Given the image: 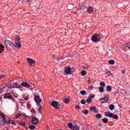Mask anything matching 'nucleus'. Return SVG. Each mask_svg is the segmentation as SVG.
<instances>
[{
    "label": "nucleus",
    "instance_id": "0eeeda50",
    "mask_svg": "<svg viewBox=\"0 0 130 130\" xmlns=\"http://www.w3.org/2000/svg\"><path fill=\"white\" fill-rule=\"evenodd\" d=\"M64 72L66 75H71V73H72V68H71V66H67L65 68Z\"/></svg>",
    "mask_w": 130,
    "mask_h": 130
},
{
    "label": "nucleus",
    "instance_id": "f03ea898",
    "mask_svg": "<svg viewBox=\"0 0 130 130\" xmlns=\"http://www.w3.org/2000/svg\"><path fill=\"white\" fill-rule=\"evenodd\" d=\"M7 86L9 89H13V88H19L20 85L17 82H10L7 83Z\"/></svg>",
    "mask_w": 130,
    "mask_h": 130
},
{
    "label": "nucleus",
    "instance_id": "bb28decb",
    "mask_svg": "<svg viewBox=\"0 0 130 130\" xmlns=\"http://www.w3.org/2000/svg\"><path fill=\"white\" fill-rule=\"evenodd\" d=\"M80 94H81V95H82L83 96H84V95H86V94H87V92H86V91L85 90H81V91H80Z\"/></svg>",
    "mask_w": 130,
    "mask_h": 130
},
{
    "label": "nucleus",
    "instance_id": "4c0bfd02",
    "mask_svg": "<svg viewBox=\"0 0 130 130\" xmlns=\"http://www.w3.org/2000/svg\"><path fill=\"white\" fill-rule=\"evenodd\" d=\"M82 112L84 114H86V115H87L88 114V113H89V111L88 110H85L84 111H82Z\"/></svg>",
    "mask_w": 130,
    "mask_h": 130
},
{
    "label": "nucleus",
    "instance_id": "473e14b6",
    "mask_svg": "<svg viewBox=\"0 0 130 130\" xmlns=\"http://www.w3.org/2000/svg\"><path fill=\"white\" fill-rule=\"evenodd\" d=\"M96 118H101L102 117V115L101 114H97L95 115Z\"/></svg>",
    "mask_w": 130,
    "mask_h": 130
},
{
    "label": "nucleus",
    "instance_id": "ea45409f",
    "mask_svg": "<svg viewBox=\"0 0 130 130\" xmlns=\"http://www.w3.org/2000/svg\"><path fill=\"white\" fill-rule=\"evenodd\" d=\"M93 88H94V86L90 85L88 87V90H89V91H91V90H93Z\"/></svg>",
    "mask_w": 130,
    "mask_h": 130
},
{
    "label": "nucleus",
    "instance_id": "774afa93",
    "mask_svg": "<svg viewBox=\"0 0 130 130\" xmlns=\"http://www.w3.org/2000/svg\"><path fill=\"white\" fill-rule=\"evenodd\" d=\"M58 130H60V129H58Z\"/></svg>",
    "mask_w": 130,
    "mask_h": 130
},
{
    "label": "nucleus",
    "instance_id": "6e6552de",
    "mask_svg": "<svg viewBox=\"0 0 130 130\" xmlns=\"http://www.w3.org/2000/svg\"><path fill=\"white\" fill-rule=\"evenodd\" d=\"M109 117H110V118H114V119H118V116L117 114H113L112 113L109 114Z\"/></svg>",
    "mask_w": 130,
    "mask_h": 130
},
{
    "label": "nucleus",
    "instance_id": "dca6fc26",
    "mask_svg": "<svg viewBox=\"0 0 130 130\" xmlns=\"http://www.w3.org/2000/svg\"><path fill=\"white\" fill-rule=\"evenodd\" d=\"M106 73L107 74H108V77H113V75H112V73H111V72H110V71H109L108 70H106Z\"/></svg>",
    "mask_w": 130,
    "mask_h": 130
},
{
    "label": "nucleus",
    "instance_id": "13d9d810",
    "mask_svg": "<svg viewBox=\"0 0 130 130\" xmlns=\"http://www.w3.org/2000/svg\"><path fill=\"white\" fill-rule=\"evenodd\" d=\"M2 78H4V76L3 75H0V80H1V79H2Z\"/></svg>",
    "mask_w": 130,
    "mask_h": 130
},
{
    "label": "nucleus",
    "instance_id": "1a4fd4ad",
    "mask_svg": "<svg viewBox=\"0 0 130 130\" xmlns=\"http://www.w3.org/2000/svg\"><path fill=\"white\" fill-rule=\"evenodd\" d=\"M31 122L33 123V124H38V123H39V120H38V118L36 117H33L31 119Z\"/></svg>",
    "mask_w": 130,
    "mask_h": 130
},
{
    "label": "nucleus",
    "instance_id": "f704fd0d",
    "mask_svg": "<svg viewBox=\"0 0 130 130\" xmlns=\"http://www.w3.org/2000/svg\"><path fill=\"white\" fill-rule=\"evenodd\" d=\"M87 74V72H86V71L83 70L81 72V76H85Z\"/></svg>",
    "mask_w": 130,
    "mask_h": 130
},
{
    "label": "nucleus",
    "instance_id": "423d86ee",
    "mask_svg": "<svg viewBox=\"0 0 130 130\" xmlns=\"http://www.w3.org/2000/svg\"><path fill=\"white\" fill-rule=\"evenodd\" d=\"M100 101H102V103H107L109 101V95H107L104 96L103 98L100 99ZM102 100H104L102 101Z\"/></svg>",
    "mask_w": 130,
    "mask_h": 130
},
{
    "label": "nucleus",
    "instance_id": "2eb2a0df",
    "mask_svg": "<svg viewBox=\"0 0 130 130\" xmlns=\"http://www.w3.org/2000/svg\"><path fill=\"white\" fill-rule=\"evenodd\" d=\"M7 123V121H6V119H0V124H2V125H6V124Z\"/></svg>",
    "mask_w": 130,
    "mask_h": 130
},
{
    "label": "nucleus",
    "instance_id": "338daca9",
    "mask_svg": "<svg viewBox=\"0 0 130 130\" xmlns=\"http://www.w3.org/2000/svg\"><path fill=\"white\" fill-rule=\"evenodd\" d=\"M88 68H90V66H88Z\"/></svg>",
    "mask_w": 130,
    "mask_h": 130
},
{
    "label": "nucleus",
    "instance_id": "ddd939ff",
    "mask_svg": "<svg viewBox=\"0 0 130 130\" xmlns=\"http://www.w3.org/2000/svg\"><path fill=\"white\" fill-rule=\"evenodd\" d=\"M90 111H92L93 112H95V113H97L98 112V109L96 108V107L92 106H91L90 108Z\"/></svg>",
    "mask_w": 130,
    "mask_h": 130
},
{
    "label": "nucleus",
    "instance_id": "603ef678",
    "mask_svg": "<svg viewBox=\"0 0 130 130\" xmlns=\"http://www.w3.org/2000/svg\"><path fill=\"white\" fill-rule=\"evenodd\" d=\"M28 100H29V98L28 97L24 98V100H25V101H28Z\"/></svg>",
    "mask_w": 130,
    "mask_h": 130
},
{
    "label": "nucleus",
    "instance_id": "393cba45",
    "mask_svg": "<svg viewBox=\"0 0 130 130\" xmlns=\"http://www.w3.org/2000/svg\"><path fill=\"white\" fill-rule=\"evenodd\" d=\"M103 122L104 123H107L108 122V119L107 118H104L103 119Z\"/></svg>",
    "mask_w": 130,
    "mask_h": 130
},
{
    "label": "nucleus",
    "instance_id": "c85d7f7f",
    "mask_svg": "<svg viewBox=\"0 0 130 130\" xmlns=\"http://www.w3.org/2000/svg\"><path fill=\"white\" fill-rule=\"evenodd\" d=\"M95 98V94H89L88 95V98L89 99H92V98Z\"/></svg>",
    "mask_w": 130,
    "mask_h": 130
},
{
    "label": "nucleus",
    "instance_id": "c03bdc74",
    "mask_svg": "<svg viewBox=\"0 0 130 130\" xmlns=\"http://www.w3.org/2000/svg\"><path fill=\"white\" fill-rule=\"evenodd\" d=\"M76 109H78V110H80V109H81V107H80V106H79V105H76Z\"/></svg>",
    "mask_w": 130,
    "mask_h": 130
},
{
    "label": "nucleus",
    "instance_id": "58836bf2",
    "mask_svg": "<svg viewBox=\"0 0 130 130\" xmlns=\"http://www.w3.org/2000/svg\"><path fill=\"white\" fill-rule=\"evenodd\" d=\"M35 127H36V126L34 125H31L29 126L30 129H35Z\"/></svg>",
    "mask_w": 130,
    "mask_h": 130
},
{
    "label": "nucleus",
    "instance_id": "4be33fe9",
    "mask_svg": "<svg viewBox=\"0 0 130 130\" xmlns=\"http://www.w3.org/2000/svg\"><path fill=\"white\" fill-rule=\"evenodd\" d=\"M21 41V39L20 38V37L17 36L15 38V42H20Z\"/></svg>",
    "mask_w": 130,
    "mask_h": 130
},
{
    "label": "nucleus",
    "instance_id": "9b49d317",
    "mask_svg": "<svg viewBox=\"0 0 130 130\" xmlns=\"http://www.w3.org/2000/svg\"><path fill=\"white\" fill-rule=\"evenodd\" d=\"M21 85L22 87H24L25 88H27V89L30 88V84L26 82H22L21 83Z\"/></svg>",
    "mask_w": 130,
    "mask_h": 130
},
{
    "label": "nucleus",
    "instance_id": "052dcab7",
    "mask_svg": "<svg viewBox=\"0 0 130 130\" xmlns=\"http://www.w3.org/2000/svg\"><path fill=\"white\" fill-rule=\"evenodd\" d=\"M70 6H71V5H67L68 8H70Z\"/></svg>",
    "mask_w": 130,
    "mask_h": 130
},
{
    "label": "nucleus",
    "instance_id": "a18cd8bd",
    "mask_svg": "<svg viewBox=\"0 0 130 130\" xmlns=\"http://www.w3.org/2000/svg\"><path fill=\"white\" fill-rule=\"evenodd\" d=\"M16 115V117L17 118H19V117H20L21 116V115L19 113H17Z\"/></svg>",
    "mask_w": 130,
    "mask_h": 130
},
{
    "label": "nucleus",
    "instance_id": "412c9836",
    "mask_svg": "<svg viewBox=\"0 0 130 130\" xmlns=\"http://www.w3.org/2000/svg\"><path fill=\"white\" fill-rule=\"evenodd\" d=\"M68 126L71 129L74 128V125H73V123L72 122H70L69 123H68Z\"/></svg>",
    "mask_w": 130,
    "mask_h": 130
},
{
    "label": "nucleus",
    "instance_id": "37998d69",
    "mask_svg": "<svg viewBox=\"0 0 130 130\" xmlns=\"http://www.w3.org/2000/svg\"><path fill=\"white\" fill-rule=\"evenodd\" d=\"M27 108L28 109H30V108H31V105H30V104L27 103Z\"/></svg>",
    "mask_w": 130,
    "mask_h": 130
},
{
    "label": "nucleus",
    "instance_id": "a878e982",
    "mask_svg": "<svg viewBox=\"0 0 130 130\" xmlns=\"http://www.w3.org/2000/svg\"><path fill=\"white\" fill-rule=\"evenodd\" d=\"M87 12H88V13H89V14H91V13H92V12H93V8L90 7V8H88Z\"/></svg>",
    "mask_w": 130,
    "mask_h": 130
},
{
    "label": "nucleus",
    "instance_id": "f8f14e48",
    "mask_svg": "<svg viewBox=\"0 0 130 130\" xmlns=\"http://www.w3.org/2000/svg\"><path fill=\"white\" fill-rule=\"evenodd\" d=\"M34 100L37 103H40L41 101H42V99H41V98H40V96L38 95H36L35 96Z\"/></svg>",
    "mask_w": 130,
    "mask_h": 130
},
{
    "label": "nucleus",
    "instance_id": "c756f323",
    "mask_svg": "<svg viewBox=\"0 0 130 130\" xmlns=\"http://www.w3.org/2000/svg\"><path fill=\"white\" fill-rule=\"evenodd\" d=\"M86 102L88 104H91V102H92V99L88 98L87 99H86Z\"/></svg>",
    "mask_w": 130,
    "mask_h": 130
},
{
    "label": "nucleus",
    "instance_id": "a211bd4d",
    "mask_svg": "<svg viewBox=\"0 0 130 130\" xmlns=\"http://www.w3.org/2000/svg\"><path fill=\"white\" fill-rule=\"evenodd\" d=\"M112 90V87H111V86H107V92H111Z\"/></svg>",
    "mask_w": 130,
    "mask_h": 130
},
{
    "label": "nucleus",
    "instance_id": "e433bc0d",
    "mask_svg": "<svg viewBox=\"0 0 130 130\" xmlns=\"http://www.w3.org/2000/svg\"><path fill=\"white\" fill-rule=\"evenodd\" d=\"M18 124L19 125H22V126H25L26 123H25V122H20V123H18Z\"/></svg>",
    "mask_w": 130,
    "mask_h": 130
},
{
    "label": "nucleus",
    "instance_id": "09e8293b",
    "mask_svg": "<svg viewBox=\"0 0 130 130\" xmlns=\"http://www.w3.org/2000/svg\"><path fill=\"white\" fill-rule=\"evenodd\" d=\"M127 46L130 49V42L127 43Z\"/></svg>",
    "mask_w": 130,
    "mask_h": 130
},
{
    "label": "nucleus",
    "instance_id": "5fc2aeb1",
    "mask_svg": "<svg viewBox=\"0 0 130 130\" xmlns=\"http://www.w3.org/2000/svg\"><path fill=\"white\" fill-rule=\"evenodd\" d=\"M122 74H125V70H123L122 71Z\"/></svg>",
    "mask_w": 130,
    "mask_h": 130
},
{
    "label": "nucleus",
    "instance_id": "6ab92c4d",
    "mask_svg": "<svg viewBox=\"0 0 130 130\" xmlns=\"http://www.w3.org/2000/svg\"><path fill=\"white\" fill-rule=\"evenodd\" d=\"M5 88H6L5 86L0 87V94H3V92L5 91Z\"/></svg>",
    "mask_w": 130,
    "mask_h": 130
},
{
    "label": "nucleus",
    "instance_id": "79ce46f5",
    "mask_svg": "<svg viewBox=\"0 0 130 130\" xmlns=\"http://www.w3.org/2000/svg\"><path fill=\"white\" fill-rule=\"evenodd\" d=\"M110 113L109 112H106L105 113V115H106V116H109Z\"/></svg>",
    "mask_w": 130,
    "mask_h": 130
},
{
    "label": "nucleus",
    "instance_id": "39448f33",
    "mask_svg": "<svg viewBox=\"0 0 130 130\" xmlns=\"http://www.w3.org/2000/svg\"><path fill=\"white\" fill-rule=\"evenodd\" d=\"M28 61L30 68H33L36 63V61L30 58H28Z\"/></svg>",
    "mask_w": 130,
    "mask_h": 130
},
{
    "label": "nucleus",
    "instance_id": "4d7b16f0",
    "mask_svg": "<svg viewBox=\"0 0 130 130\" xmlns=\"http://www.w3.org/2000/svg\"><path fill=\"white\" fill-rule=\"evenodd\" d=\"M46 128H47V129L49 130V129H50V128H49V126L47 125V126H46Z\"/></svg>",
    "mask_w": 130,
    "mask_h": 130
},
{
    "label": "nucleus",
    "instance_id": "680f3d73",
    "mask_svg": "<svg viewBox=\"0 0 130 130\" xmlns=\"http://www.w3.org/2000/svg\"><path fill=\"white\" fill-rule=\"evenodd\" d=\"M116 26H117V24L115 25V27H116Z\"/></svg>",
    "mask_w": 130,
    "mask_h": 130
},
{
    "label": "nucleus",
    "instance_id": "c9c22d12",
    "mask_svg": "<svg viewBox=\"0 0 130 130\" xmlns=\"http://www.w3.org/2000/svg\"><path fill=\"white\" fill-rule=\"evenodd\" d=\"M81 104H83V105L86 104V100L85 99H82L81 101Z\"/></svg>",
    "mask_w": 130,
    "mask_h": 130
},
{
    "label": "nucleus",
    "instance_id": "5701e85b",
    "mask_svg": "<svg viewBox=\"0 0 130 130\" xmlns=\"http://www.w3.org/2000/svg\"><path fill=\"white\" fill-rule=\"evenodd\" d=\"M115 108V107L113 105V104H111L109 106V109L110 110H113Z\"/></svg>",
    "mask_w": 130,
    "mask_h": 130
},
{
    "label": "nucleus",
    "instance_id": "aec40b11",
    "mask_svg": "<svg viewBox=\"0 0 130 130\" xmlns=\"http://www.w3.org/2000/svg\"><path fill=\"white\" fill-rule=\"evenodd\" d=\"M0 116H2V117H3L4 119H6V115H5V114L1 111H0Z\"/></svg>",
    "mask_w": 130,
    "mask_h": 130
},
{
    "label": "nucleus",
    "instance_id": "f257e3e1",
    "mask_svg": "<svg viewBox=\"0 0 130 130\" xmlns=\"http://www.w3.org/2000/svg\"><path fill=\"white\" fill-rule=\"evenodd\" d=\"M4 45L8 50L12 51L15 49V44L8 40H5L4 42Z\"/></svg>",
    "mask_w": 130,
    "mask_h": 130
},
{
    "label": "nucleus",
    "instance_id": "864d4df0",
    "mask_svg": "<svg viewBox=\"0 0 130 130\" xmlns=\"http://www.w3.org/2000/svg\"><path fill=\"white\" fill-rule=\"evenodd\" d=\"M98 126H100V127H101V126H102V124H101V123H98Z\"/></svg>",
    "mask_w": 130,
    "mask_h": 130
},
{
    "label": "nucleus",
    "instance_id": "a19ab883",
    "mask_svg": "<svg viewBox=\"0 0 130 130\" xmlns=\"http://www.w3.org/2000/svg\"><path fill=\"white\" fill-rule=\"evenodd\" d=\"M42 108H43V107H42V106H41L39 107V113H41V111H42Z\"/></svg>",
    "mask_w": 130,
    "mask_h": 130
},
{
    "label": "nucleus",
    "instance_id": "bf43d9fd",
    "mask_svg": "<svg viewBox=\"0 0 130 130\" xmlns=\"http://www.w3.org/2000/svg\"><path fill=\"white\" fill-rule=\"evenodd\" d=\"M11 99H12V100H13V101H14V102L15 101V100H15V99H14V98H13V97H12V98Z\"/></svg>",
    "mask_w": 130,
    "mask_h": 130
},
{
    "label": "nucleus",
    "instance_id": "2f4dec72",
    "mask_svg": "<svg viewBox=\"0 0 130 130\" xmlns=\"http://www.w3.org/2000/svg\"><path fill=\"white\" fill-rule=\"evenodd\" d=\"M100 85L101 86H103V87H105V86H106V85L105 84V82H104V81L101 82L100 83Z\"/></svg>",
    "mask_w": 130,
    "mask_h": 130
},
{
    "label": "nucleus",
    "instance_id": "3c124183",
    "mask_svg": "<svg viewBox=\"0 0 130 130\" xmlns=\"http://www.w3.org/2000/svg\"><path fill=\"white\" fill-rule=\"evenodd\" d=\"M4 48H1V49H0V53H2V52H3V51H4Z\"/></svg>",
    "mask_w": 130,
    "mask_h": 130
},
{
    "label": "nucleus",
    "instance_id": "8fccbe9b",
    "mask_svg": "<svg viewBox=\"0 0 130 130\" xmlns=\"http://www.w3.org/2000/svg\"><path fill=\"white\" fill-rule=\"evenodd\" d=\"M7 123H11V119H9L7 121H6Z\"/></svg>",
    "mask_w": 130,
    "mask_h": 130
},
{
    "label": "nucleus",
    "instance_id": "72a5a7b5",
    "mask_svg": "<svg viewBox=\"0 0 130 130\" xmlns=\"http://www.w3.org/2000/svg\"><path fill=\"white\" fill-rule=\"evenodd\" d=\"M73 130H80V127L78 125H76L73 127Z\"/></svg>",
    "mask_w": 130,
    "mask_h": 130
},
{
    "label": "nucleus",
    "instance_id": "de8ad7c7",
    "mask_svg": "<svg viewBox=\"0 0 130 130\" xmlns=\"http://www.w3.org/2000/svg\"><path fill=\"white\" fill-rule=\"evenodd\" d=\"M0 47H1V48H5V46L1 43H0Z\"/></svg>",
    "mask_w": 130,
    "mask_h": 130
},
{
    "label": "nucleus",
    "instance_id": "e2e57ef3",
    "mask_svg": "<svg viewBox=\"0 0 130 130\" xmlns=\"http://www.w3.org/2000/svg\"><path fill=\"white\" fill-rule=\"evenodd\" d=\"M27 2H30V0H27Z\"/></svg>",
    "mask_w": 130,
    "mask_h": 130
},
{
    "label": "nucleus",
    "instance_id": "cd10ccee",
    "mask_svg": "<svg viewBox=\"0 0 130 130\" xmlns=\"http://www.w3.org/2000/svg\"><path fill=\"white\" fill-rule=\"evenodd\" d=\"M99 91L101 93H103L104 92V87H100Z\"/></svg>",
    "mask_w": 130,
    "mask_h": 130
},
{
    "label": "nucleus",
    "instance_id": "f3484780",
    "mask_svg": "<svg viewBox=\"0 0 130 130\" xmlns=\"http://www.w3.org/2000/svg\"><path fill=\"white\" fill-rule=\"evenodd\" d=\"M15 46L17 47V48H20L22 45H21V43H20V42H15Z\"/></svg>",
    "mask_w": 130,
    "mask_h": 130
},
{
    "label": "nucleus",
    "instance_id": "49530a36",
    "mask_svg": "<svg viewBox=\"0 0 130 130\" xmlns=\"http://www.w3.org/2000/svg\"><path fill=\"white\" fill-rule=\"evenodd\" d=\"M11 124H13V125H16V122H15L14 121H11L10 123Z\"/></svg>",
    "mask_w": 130,
    "mask_h": 130
},
{
    "label": "nucleus",
    "instance_id": "69168bd1",
    "mask_svg": "<svg viewBox=\"0 0 130 130\" xmlns=\"http://www.w3.org/2000/svg\"><path fill=\"white\" fill-rule=\"evenodd\" d=\"M102 101H105V100H102Z\"/></svg>",
    "mask_w": 130,
    "mask_h": 130
},
{
    "label": "nucleus",
    "instance_id": "7ed1b4c3",
    "mask_svg": "<svg viewBox=\"0 0 130 130\" xmlns=\"http://www.w3.org/2000/svg\"><path fill=\"white\" fill-rule=\"evenodd\" d=\"M101 39V37L98 34H94L93 36H92L91 41L94 43H97L99 42Z\"/></svg>",
    "mask_w": 130,
    "mask_h": 130
},
{
    "label": "nucleus",
    "instance_id": "6e6d98bb",
    "mask_svg": "<svg viewBox=\"0 0 130 130\" xmlns=\"http://www.w3.org/2000/svg\"><path fill=\"white\" fill-rule=\"evenodd\" d=\"M18 88L20 89V90H22V89H23V87L22 86H20V85Z\"/></svg>",
    "mask_w": 130,
    "mask_h": 130
},
{
    "label": "nucleus",
    "instance_id": "b1692460",
    "mask_svg": "<svg viewBox=\"0 0 130 130\" xmlns=\"http://www.w3.org/2000/svg\"><path fill=\"white\" fill-rule=\"evenodd\" d=\"M109 64H112L113 65L115 63V61H114V60H109Z\"/></svg>",
    "mask_w": 130,
    "mask_h": 130
},
{
    "label": "nucleus",
    "instance_id": "7c9ffc66",
    "mask_svg": "<svg viewBox=\"0 0 130 130\" xmlns=\"http://www.w3.org/2000/svg\"><path fill=\"white\" fill-rule=\"evenodd\" d=\"M63 102H64L66 104L70 103V99H64Z\"/></svg>",
    "mask_w": 130,
    "mask_h": 130
},
{
    "label": "nucleus",
    "instance_id": "4468645a",
    "mask_svg": "<svg viewBox=\"0 0 130 130\" xmlns=\"http://www.w3.org/2000/svg\"><path fill=\"white\" fill-rule=\"evenodd\" d=\"M56 72L57 74L59 75V74H61V72H62V69H61L60 67H57Z\"/></svg>",
    "mask_w": 130,
    "mask_h": 130
},
{
    "label": "nucleus",
    "instance_id": "0e129e2a",
    "mask_svg": "<svg viewBox=\"0 0 130 130\" xmlns=\"http://www.w3.org/2000/svg\"><path fill=\"white\" fill-rule=\"evenodd\" d=\"M85 69H88V67L85 68Z\"/></svg>",
    "mask_w": 130,
    "mask_h": 130
},
{
    "label": "nucleus",
    "instance_id": "20e7f679",
    "mask_svg": "<svg viewBox=\"0 0 130 130\" xmlns=\"http://www.w3.org/2000/svg\"><path fill=\"white\" fill-rule=\"evenodd\" d=\"M52 106H53L56 109H59L60 108V104L56 101H54L51 103Z\"/></svg>",
    "mask_w": 130,
    "mask_h": 130
},
{
    "label": "nucleus",
    "instance_id": "9d476101",
    "mask_svg": "<svg viewBox=\"0 0 130 130\" xmlns=\"http://www.w3.org/2000/svg\"><path fill=\"white\" fill-rule=\"evenodd\" d=\"M5 99H12L13 98V95L10 93H7L4 94Z\"/></svg>",
    "mask_w": 130,
    "mask_h": 130
}]
</instances>
